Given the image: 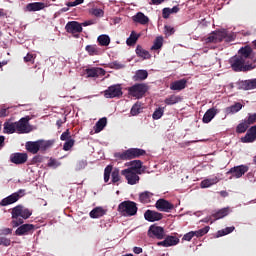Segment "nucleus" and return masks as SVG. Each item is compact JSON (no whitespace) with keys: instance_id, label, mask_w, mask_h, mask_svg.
Returning a JSON list of instances; mask_svg holds the SVG:
<instances>
[{"instance_id":"680f3d73","label":"nucleus","mask_w":256,"mask_h":256,"mask_svg":"<svg viewBox=\"0 0 256 256\" xmlns=\"http://www.w3.org/2000/svg\"><path fill=\"white\" fill-rule=\"evenodd\" d=\"M33 163H43V156L41 155H36L32 159Z\"/></svg>"},{"instance_id":"1a4fd4ad","label":"nucleus","mask_w":256,"mask_h":256,"mask_svg":"<svg viewBox=\"0 0 256 256\" xmlns=\"http://www.w3.org/2000/svg\"><path fill=\"white\" fill-rule=\"evenodd\" d=\"M122 95L123 88L119 84L111 85L104 91V97L106 99H115V97H121Z\"/></svg>"},{"instance_id":"9d476101","label":"nucleus","mask_w":256,"mask_h":256,"mask_svg":"<svg viewBox=\"0 0 256 256\" xmlns=\"http://www.w3.org/2000/svg\"><path fill=\"white\" fill-rule=\"evenodd\" d=\"M155 207L158 211H162L164 213H171V211L175 209V205L164 198L158 199L155 203Z\"/></svg>"},{"instance_id":"4468645a","label":"nucleus","mask_w":256,"mask_h":256,"mask_svg":"<svg viewBox=\"0 0 256 256\" xmlns=\"http://www.w3.org/2000/svg\"><path fill=\"white\" fill-rule=\"evenodd\" d=\"M28 159L29 155L25 152H15L10 155V163L14 165H25Z\"/></svg>"},{"instance_id":"79ce46f5","label":"nucleus","mask_w":256,"mask_h":256,"mask_svg":"<svg viewBox=\"0 0 256 256\" xmlns=\"http://www.w3.org/2000/svg\"><path fill=\"white\" fill-rule=\"evenodd\" d=\"M234 231V226L226 227L225 229L219 230L217 232V237H225V235H229V233H233Z\"/></svg>"},{"instance_id":"e2e57ef3","label":"nucleus","mask_w":256,"mask_h":256,"mask_svg":"<svg viewBox=\"0 0 256 256\" xmlns=\"http://www.w3.org/2000/svg\"><path fill=\"white\" fill-rule=\"evenodd\" d=\"M31 61H33V54L28 53V54L24 57V62H25V63H31Z\"/></svg>"},{"instance_id":"dca6fc26","label":"nucleus","mask_w":256,"mask_h":256,"mask_svg":"<svg viewBox=\"0 0 256 256\" xmlns=\"http://www.w3.org/2000/svg\"><path fill=\"white\" fill-rule=\"evenodd\" d=\"M144 219L150 223H155V221H161L163 215L157 211L146 210L144 213Z\"/></svg>"},{"instance_id":"7c9ffc66","label":"nucleus","mask_w":256,"mask_h":256,"mask_svg":"<svg viewBox=\"0 0 256 256\" xmlns=\"http://www.w3.org/2000/svg\"><path fill=\"white\" fill-rule=\"evenodd\" d=\"M136 55L138 57H141L142 59H151V54L149 53V51L143 49L141 45H138L136 47Z\"/></svg>"},{"instance_id":"412c9836","label":"nucleus","mask_w":256,"mask_h":256,"mask_svg":"<svg viewBox=\"0 0 256 256\" xmlns=\"http://www.w3.org/2000/svg\"><path fill=\"white\" fill-rule=\"evenodd\" d=\"M185 87H187L186 79L177 80L170 84L171 91H183Z\"/></svg>"},{"instance_id":"ddd939ff","label":"nucleus","mask_w":256,"mask_h":256,"mask_svg":"<svg viewBox=\"0 0 256 256\" xmlns=\"http://www.w3.org/2000/svg\"><path fill=\"white\" fill-rule=\"evenodd\" d=\"M121 175L125 177L128 185H137V183H139V172H133L131 170L124 169L121 171Z\"/></svg>"},{"instance_id":"c85d7f7f","label":"nucleus","mask_w":256,"mask_h":256,"mask_svg":"<svg viewBox=\"0 0 256 256\" xmlns=\"http://www.w3.org/2000/svg\"><path fill=\"white\" fill-rule=\"evenodd\" d=\"M183 101V98L181 96L177 95H170L165 100V105H177V103H181Z\"/></svg>"},{"instance_id":"f03ea898","label":"nucleus","mask_w":256,"mask_h":256,"mask_svg":"<svg viewBox=\"0 0 256 256\" xmlns=\"http://www.w3.org/2000/svg\"><path fill=\"white\" fill-rule=\"evenodd\" d=\"M223 41L226 43L235 41V33L225 29L215 30L206 38V43H221Z\"/></svg>"},{"instance_id":"0eeeda50","label":"nucleus","mask_w":256,"mask_h":256,"mask_svg":"<svg viewBox=\"0 0 256 256\" xmlns=\"http://www.w3.org/2000/svg\"><path fill=\"white\" fill-rule=\"evenodd\" d=\"M147 91H149V86L145 83H137L128 88L129 95L135 99H143Z\"/></svg>"},{"instance_id":"6e6552de","label":"nucleus","mask_w":256,"mask_h":256,"mask_svg":"<svg viewBox=\"0 0 256 256\" xmlns=\"http://www.w3.org/2000/svg\"><path fill=\"white\" fill-rule=\"evenodd\" d=\"M21 197H25V189H20L17 192H14L6 198L2 199L0 201V206L7 207L9 205H13V203H17Z\"/></svg>"},{"instance_id":"338daca9","label":"nucleus","mask_w":256,"mask_h":256,"mask_svg":"<svg viewBox=\"0 0 256 256\" xmlns=\"http://www.w3.org/2000/svg\"><path fill=\"white\" fill-rule=\"evenodd\" d=\"M57 165V160L50 158L49 162H48V166L49 167H55Z\"/></svg>"},{"instance_id":"e433bc0d","label":"nucleus","mask_w":256,"mask_h":256,"mask_svg":"<svg viewBox=\"0 0 256 256\" xmlns=\"http://www.w3.org/2000/svg\"><path fill=\"white\" fill-rule=\"evenodd\" d=\"M17 131L15 122H5L4 123V133H7L8 135H12V133H15Z\"/></svg>"},{"instance_id":"09e8293b","label":"nucleus","mask_w":256,"mask_h":256,"mask_svg":"<svg viewBox=\"0 0 256 256\" xmlns=\"http://www.w3.org/2000/svg\"><path fill=\"white\" fill-rule=\"evenodd\" d=\"M73 145H75V140L73 139L66 140V142L63 145V150L71 151V148L73 147Z\"/></svg>"},{"instance_id":"cd10ccee","label":"nucleus","mask_w":256,"mask_h":256,"mask_svg":"<svg viewBox=\"0 0 256 256\" xmlns=\"http://www.w3.org/2000/svg\"><path fill=\"white\" fill-rule=\"evenodd\" d=\"M45 7V3L43 2H33L26 5L27 11H42V9Z\"/></svg>"},{"instance_id":"72a5a7b5","label":"nucleus","mask_w":256,"mask_h":256,"mask_svg":"<svg viewBox=\"0 0 256 256\" xmlns=\"http://www.w3.org/2000/svg\"><path fill=\"white\" fill-rule=\"evenodd\" d=\"M147 77H149V73L147 72V70H138L136 71L133 80L134 81H145V79H147Z\"/></svg>"},{"instance_id":"603ef678","label":"nucleus","mask_w":256,"mask_h":256,"mask_svg":"<svg viewBox=\"0 0 256 256\" xmlns=\"http://www.w3.org/2000/svg\"><path fill=\"white\" fill-rule=\"evenodd\" d=\"M0 245H3V247H9V245H11V239L0 236Z\"/></svg>"},{"instance_id":"f8f14e48","label":"nucleus","mask_w":256,"mask_h":256,"mask_svg":"<svg viewBox=\"0 0 256 256\" xmlns=\"http://www.w3.org/2000/svg\"><path fill=\"white\" fill-rule=\"evenodd\" d=\"M148 237H151L152 239H165V229L153 224L149 227Z\"/></svg>"},{"instance_id":"c03bdc74","label":"nucleus","mask_w":256,"mask_h":256,"mask_svg":"<svg viewBox=\"0 0 256 256\" xmlns=\"http://www.w3.org/2000/svg\"><path fill=\"white\" fill-rule=\"evenodd\" d=\"M209 233V226H206L202 229H199L197 231H193L194 237H203V235H207Z\"/></svg>"},{"instance_id":"3c124183","label":"nucleus","mask_w":256,"mask_h":256,"mask_svg":"<svg viewBox=\"0 0 256 256\" xmlns=\"http://www.w3.org/2000/svg\"><path fill=\"white\" fill-rule=\"evenodd\" d=\"M87 167V160H80L76 163L75 169L76 171H81Z\"/></svg>"},{"instance_id":"a211bd4d","label":"nucleus","mask_w":256,"mask_h":256,"mask_svg":"<svg viewBox=\"0 0 256 256\" xmlns=\"http://www.w3.org/2000/svg\"><path fill=\"white\" fill-rule=\"evenodd\" d=\"M238 54V57H241L245 61H248V59H251V55L253 54V48H251V46L249 45H246L239 49Z\"/></svg>"},{"instance_id":"13d9d810","label":"nucleus","mask_w":256,"mask_h":256,"mask_svg":"<svg viewBox=\"0 0 256 256\" xmlns=\"http://www.w3.org/2000/svg\"><path fill=\"white\" fill-rule=\"evenodd\" d=\"M170 15H171V8H164L162 10L163 19H169Z\"/></svg>"},{"instance_id":"2eb2a0df","label":"nucleus","mask_w":256,"mask_h":256,"mask_svg":"<svg viewBox=\"0 0 256 256\" xmlns=\"http://www.w3.org/2000/svg\"><path fill=\"white\" fill-rule=\"evenodd\" d=\"M65 29L67 33H71L72 35H75V33H83V27L81 23L77 21L68 22L65 26Z\"/></svg>"},{"instance_id":"69168bd1","label":"nucleus","mask_w":256,"mask_h":256,"mask_svg":"<svg viewBox=\"0 0 256 256\" xmlns=\"http://www.w3.org/2000/svg\"><path fill=\"white\" fill-rule=\"evenodd\" d=\"M80 25H82V27H89V25H95V21H93V20H88V21L83 22V23L80 24Z\"/></svg>"},{"instance_id":"9b49d317","label":"nucleus","mask_w":256,"mask_h":256,"mask_svg":"<svg viewBox=\"0 0 256 256\" xmlns=\"http://www.w3.org/2000/svg\"><path fill=\"white\" fill-rule=\"evenodd\" d=\"M247 171H249V166L247 165H239V166H234L232 167L227 173L226 175H232L230 177V179L232 177H234L235 179H241V177L243 175H245V173H247Z\"/></svg>"},{"instance_id":"4d7b16f0","label":"nucleus","mask_w":256,"mask_h":256,"mask_svg":"<svg viewBox=\"0 0 256 256\" xmlns=\"http://www.w3.org/2000/svg\"><path fill=\"white\" fill-rule=\"evenodd\" d=\"M12 233H13V229H11V228H2V229H0V236L12 235Z\"/></svg>"},{"instance_id":"ea45409f","label":"nucleus","mask_w":256,"mask_h":256,"mask_svg":"<svg viewBox=\"0 0 256 256\" xmlns=\"http://www.w3.org/2000/svg\"><path fill=\"white\" fill-rule=\"evenodd\" d=\"M250 125L247 122V120L245 119L243 122H241L240 124L237 125L236 127V133H245V131H247V129H249Z\"/></svg>"},{"instance_id":"5fc2aeb1","label":"nucleus","mask_w":256,"mask_h":256,"mask_svg":"<svg viewBox=\"0 0 256 256\" xmlns=\"http://www.w3.org/2000/svg\"><path fill=\"white\" fill-rule=\"evenodd\" d=\"M124 67H125V65L121 64V62H119V61H114V62L110 63L111 69H123Z\"/></svg>"},{"instance_id":"6ab92c4d","label":"nucleus","mask_w":256,"mask_h":256,"mask_svg":"<svg viewBox=\"0 0 256 256\" xmlns=\"http://www.w3.org/2000/svg\"><path fill=\"white\" fill-rule=\"evenodd\" d=\"M126 165H130V167L126 168V170L133 171L141 175V167H143V162L141 160H133Z\"/></svg>"},{"instance_id":"7ed1b4c3","label":"nucleus","mask_w":256,"mask_h":256,"mask_svg":"<svg viewBox=\"0 0 256 256\" xmlns=\"http://www.w3.org/2000/svg\"><path fill=\"white\" fill-rule=\"evenodd\" d=\"M147 155V151L141 148H129L122 152H116L114 154L115 159L119 161H131V159H139V157H144Z\"/></svg>"},{"instance_id":"6e6d98bb","label":"nucleus","mask_w":256,"mask_h":256,"mask_svg":"<svg viewBox=\"0 0 256 256\" xmlns=\"http://www.w3.org/2000/svg\"><path fill=\"white\" fill-rule=\"evenodd\" d=\"M246 121L247 123H249L250 126L256 123V113L248 114V118L246 119Z\"/></svg>"},{"instance_id":"774afa93","label":"nucleus","mask_w":256,"mask_h":256,"mask_svg":"<svg viewBox=\"0 0 256 256\" xmlns=\"http://www.w3.org/2000/svg\"><path fill=\"white\" fill-rule=\"evenodd\" d=\"M165 29H166L167 33H170V35H173V33H175V28H173L171 26H165Z\"/></svg>"},{"instance_id":"bb28decb","label":"nucleus","mask_w":256,"mask_h":256,"mask_svg":"<svg viewBox=\"0 0 256 256\" xmlns=\"http://www.w3.org/2000/svg\"><path fill=\"white\" fill-rule=\"evenodd\" d=\"M217 183H219V178L216 176L213 178H208V179L203 180L201 182L200 186L202 189H207L209 187H212V185H217Z\"/></svg>"},{"instance_id":"c9c22d12","label":"nucleus","mask_w":256,"mask_h":256,"mask_svg":"<svg viewBox=\"0 0 256 256\" xmlns=\"http://www.w3.org/2000/svg\"><path fill=\"white\" fill-rule=\"evenodd\" d=\"M229 215V208H222L212 214V217L217 220V219H223V217H227Z\"/></svg>"},{"instance_id":"aec40b11","label":"nucleus","mask_w":256,"mask_h":256,"mask_svg":"<svg viewBox=\"0 0 256 256\" xmlns=\"http://www.w3.org/2000/svg\"><path fill=\"white\" fill-rule=\"evenodd\" d=\"M105 69L103 68H88L86 69L87 77H103L105 76Z\"/></svg>"},{"instance_id":"423d86ee","label":"nucleus","mask_w":256,"mask_h":256,"mask_svg":"<svg viewBox=\"0 0 256 256\" xmlns=\"http://www.w3.org/2000/svg\"><path fill=\"white\" fill-rule=\"evenodd\" d=\"M112 179V183H119L121 181V172L119 168H114L112 165H108L104 169V183H109V180Z\"/></svg>"},{"instance_id":"de8ad7c7","label":"nucleus","mask_w":256,"mask_h":256,"mask_svg":"<svg viewBox=\"0 0 256 256\" xmlns=\"http://www.w3.org/2000/svg\"><path fill=\"white\" fill-rule=\"evenodd\" d=\"M131 115L135 116V115H139V113H141V104L139 103H135L131 110H130Z\"/></svg>"},{"instance_id":"4be33fe9","label":"nucleus","mask_w":256,"mask_h":256,"mask_svg":"<svg viewBox=\"0 0 256 256\" xmlns=\"http://www.w3.org/2000/svg\"><path fill=\"white\" fill-rule=\"evenodd\" d=\"M26 151L32 153V155H37L39 153V140L26 142Z\"/></svg>"},{"instance_id":"4c0bfd02","label":"nucleus","mask_w":256,"mask_h":256,"mask_svg":"<svg viewBox=\"0 0 256 256\" xmlns=\"http://www.w3.org/2000/svg\"><path fill=\"white\" fill-rule=\"evenodd\" d=\"M85 51H87L90 57H94L95 55H99V47L97 45H87L85 47Z\"/></svg>"},{"instance_id":"c756f323","label":"nucleus","mask_w":256,"mask_h":256,"mask_svg":"<svg viewBox=\"0 0 256 256\" xmlns=\"http://www.w3.org/2000/svg\"><path fill=\"white\" fill-rule=\"evenodd\" d=\"M105 127H107V118L103 117L96 122L94 131L95 133H101Z\"/></svg>"},{"instance_id":"5701e85b","label":"nucleus","mask_w":256,"mask_h":256,"mask_svg":"<svg viewBox=\"0 0 256 256\" xmlns=\"http://www.w3.org/2000/svg\"><path fill=\"white\" fill-rule=\"evenodd\" d=\"M215 115H217V109L215 108L208 109L202 118L203 123H211V121L215 119Z\"/></svg>"},{"instance_id":"b1692460","label":"nucleus","mask_w":256,"mask_h":256,"mask_svg":"<svg viewBox=\"0 0 256 256\" xmlns=\"http://www.w3.org/2000/svg\"><path fill=\"white\" fill-rule=\"evenodd\" d=\"M91 219H99L104 215H107V210L103 207H96L89 213Z\"/></svg>"},{"instance_id":"a878e982","label":"nucleus","mask_w":256,"mask_h":256,"mask_svg":"<svg viewBox=\"0 0 256 256\" xmlns=\"http://www.w3.org/2000/svg\"><path fill=\"white\" fill-rule=\"evenodd\" d=\"M55 141L53 140H38V145H39V149L40 151H42V153H45V151H47V149H51V147H53Z\"/></svg>"},{"instance_id":"864d4df0","label":"nucleus","mask_w":256,"mask_h":256,"mask_svg":"<svg viewBox=\"0 0 256 256\" xmlns=\"http://www.w3.org/2000/svg\"><path fill=\"white\" fill-rule=\"evenodd\" d=\"M60 139L61 141H69V139H71V132L69 131V129L61 134Z\"/></svg>"},{"instance_id":"a19ab883","label":"nucleus","mask_w":256,"mask_h":256,"mask_svg":"<svg viewBox=\"0 0 256 256\" xmlns=\"http://www.w3.org/2000/svg\"><path fill=\"white\" fill-rule=\"evenodd\" d=\"M167 247H173L174 245H179V238L176 236H167L166 238Z\"/></svg>"},{"instance_id":"393cba45","label":"nucleus","mask_w":256,"mask_h":256,"mask_svg":"<svg viewBox=\"0 0 256 256\" xmlns=\"http://www.w3.org/2000/svg\"><path fill=\"white\" fill-rule=\"evenodd\" d=\"M132 19L134 23H140V25H147V23H149V17L142 12H138Z\"/></svg>"},{"instance_id":"f704fd0d","label":"nucleus","mask_w":256,"mask_h":256,"mask_svg":"<svg viewBox=\"0 0 256 256\" xmlns=\"http://www.w3.org/2000/svg\"><path fill=\"white\" fill-rule=\"evenodd\" d=\"M97 41L101 47H109V44L111 43V38H109L108 35L102 34L98 36Z\"/></svg>"},{"instance_id":"0e129e2a","label":"nucleus","mask_w":256,"mask_h":256,"mask_svg":"<svg viewBox=\"0 0 256 256\" xmlns=\"http://www.w3.org/2000/svg\"><path fill=\"white\" fill-rule=\"evenodd\" d=\"M162 3H165V0H151L149 5H161Z\"/></svg>"},{"instance_id":"2f4dec72","label":"nucleus","mask_w":256,"mask_h":256,"mask_svg":"<svg viewBox=\"0 0 256 256\" xmlns=\"http://www.w3.org/2000/svg\"><path fill=\"white\" fill-rule=\"evenodd\" d=\"M153 197V193L149 191H145L139 194V201L140 203H151V198Z\"/></svg>"},{"instance_id":"a18cd8bd","label":"nucleus","mask_w":256,"mask_h":256,"mask_svg":"<svg viewBox=\"0 0 256 256\" xmlns=\"http://www.w3.org/2000/svg\"><path fill=\"white\" fill-rule=\"evenodd\" d=\"M163 113H165V108H157L152 114L153 119H161L163 117Z\"/></svg>"},{"instance_id":"39448f33","label":"nucleus","mask_w":256,"mask_h":256,"mask_svg":"<svg viewBox=\"0 0 256 256\" xmlns=\"http://www.w3.org/2000/svg\"><path fill=\"white\" fill-rule=\"evenodd\" d=\"M118 211L123 217H133L134 215H137V203L130 200L123 201L118 205Z\"/></svg>"},{"instance_id":"58836bf2","label":"nucleus","mask_w":256,"mask_h":256,"mask_svg":"<svg viewBox=\"0 0 256 256\" xmlns=\"http://www.w3.org/2000/svg\"><path fill=\"white\" fill-rule=\"evenodd\" d=\"M161 47H163V38H162V36H158L154 40V44L151 47V51H159V49H161Z\"/></svg>"},{"instance_id":"473e14b6","label":"nucleus","mask_w":256,"mask_h":256,"mask_svg":"<svg viewBox=\"0 0 256 256\" xmlns=\"http://www.w3.org/2000/svg\"><path fill=\"white\" fill-rule=\"evenodd\" d=\"M139 37H141V35L135 33V31H132L126 40V45H128V47H133V45H135V43H137L139 40Z\"/></svg>"},{"instance_id":"37998d69","label":"nucleus","mask_w":256,"mask_h":256,"mask_svg":"<svg viewBox=\"0 0 256 256\" xmlns=\"http://www.w3.org/2000/svg\"><path fill=\"white\" fill-rule=\"evenodd\" d=\"M243 109V104L237 102L234 105L227 108L228 113H239V110Z\"/></svg>"},{"instance_id":"8fccbe9b","label":"nucleus","mask_w":256,"mask_h":256,"mask_svg":"<svg viewBox=\"0 0 256 256\" xmlns=\"http://www.w3.org/2000/svg\"><path fill=\"white\" fill-rule=\"evenodd\" d=\"M245 87L247 90L249 89H256V78L252 80L245 81Z\"/></svg>"},{"instance_id":"bf43d9fd","label":"nucleus","mask_w":256,"mask_h":256,"mask_svg":"<svg viewBox=\"0 0 256 256\" xmlns=\"http://www.w3.org/2000/svg\"><path fill=\"white\" fill-rule=\"evenodd\" d=\"M193 237H195L193 231H190L183 236L182 241H191Z\"/></svg>"},{"instance_id":"f3484780","label":"nucleus","mask_w":256,"mask_h":256,"mask_svg":"<svg viewBox=\"0 0 256 256\" xmlns=\"http://www.w3.org/2000/svg\"><path fill=\"white\" fill-rule=\"evenodd\" d=\"M29 118H21L18 122H15L16 131L18 133H29L31 130L27 127Z\"/></svg>"},{"instance_id":"49530a36","label":"nucleus","mask_w":256,"mask_h":256,"mask_svg":"<svg viewBox=\"0 0 256 256\" xmlns=\"http://www.w3.org/2000/svg\"><path fill=\"white\" fill-rule=\"evenodd\" d=\"M90 13L91 15H94V17H103V15H105V11L101 8H92Z\"/></svg>"},{"instance_id":"f257e3e1","label":"nucleus","mask_w":256,"mask_h":256,"mask_svg":"<svg viewBox=\"0 0 256 256\" xmlns=\"http://www.w3.org/2000/svg\"><path fill=\"white\" fill-rule=\"evenodd\" d=\"M11 215V225L13 229H16V227H18L15 231V235L21 237L23 235H29V233H33V231H35V225L23 224L25 223V219H29V217L33 215V212H31V210L25 208L23 205H17L12 208Z\"/></svg>"},{"instance_id":"20e7f679","label":"nucleus","mask_w":256,"mask_h":256,"mask_svg":"<svg viewBox=\"0 0 256 256\" xmlns=\"http://www.w3.org/2000/svg\"><path fill=\"white\" fill-rule=\"evenodd\" d=\"M230 65L233 71H236V73H247V71H253V69H255V65L249 63V60H244V58H241V56L232 57L230 59Z\"/></svg>"},{"instance_id":"052dcab7","label":"nucleus","mask_w":256,"mask_h":256,"mask_svg":"<svg viewBox=\"0 0 256 256\" xmlns=\"http://www.w3.org/2000/svg\"><path fill=\"white\" fill-rule=\"evenodd\" d=\"M0 117H9V108H1Z\"/></svg>"}]
</instances>
